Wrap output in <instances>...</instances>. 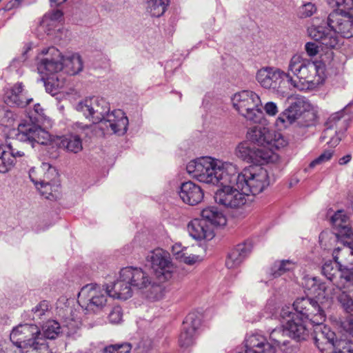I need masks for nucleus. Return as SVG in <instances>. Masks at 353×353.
Listing matches in <instances>:
<instances>
[{
    "mask_svg": "<svg viewBox=\"0 0 353 353\" xmlns=\"http://www.w3.org/2000/svg\"><path fill=\"white\" fill-rule=\"evenodd\" d=\"M244 349L256 353H265V336L255 332L246 336L244 341Z\"/></svg>",
    "mask_w": 353,
    "mask_h": 353,
    "instance_id": "26",
    "label": "nucleus"
},
{
    "mask_svg": "<svg viewBox=\"0 0 353 353\" xmlns=\"http://www.w3.org/2000/svg\"><path fill=\"white\" fill-rule=\"evenodd\" d=\"M40 55L42 57L37 63V70L41 74L48 77L57 74L63 69L64 56L55 47L43 48Z\"/></svg>",
    "mask_w": 353,
    "mask_h": 353,
    "instance_id": "14",
    "label": "nucleus"
},
{
    "mask_svg": "<svg viewBox=\"0 0 353 353\" xmlns=\"http://www.w3.org/2000/svg\"><path fill=\"white\" fill-rule=\"evenodd\" d=\"M234 108L251 122H260L265 119V106L259 95L250 90H242L232 97Z\"/></svg>",
    "mask_w": 353,
    "mask_h": 353,
    "instance_id": "8",
    "label": "nucleus"
},
{
    "mask_svg": "<svg viewBox=\"0 0 353 353\" xmlns=\"http://www.w3.org/2000/svg\"><path fill=\"white\" fill-rule=\"evenodd\" d=\"M288 69L296 76L303 85L306 83L309 88L314 85L317 67L315 63L310 59L295 54L290 59Z\"/></svg>",
    "mask_w": 353,
    "mask_h": 353,
    "instance_id": "15",
    "label": "nucleus"
},
{
    "mask_svg": "<svg viewBox=\"0 0 353 353\" xmlns=\"http://www.w3.org/2000/svg\"><path fill=\"white\" fill-rule=\"evenodd\" d=\"M306 287L311 291V293L315 296L321 295V292L325 289V284L321 283L316 277L308 279L307 280Z\"/></svg>",
    "mask_w": 353,
    "mask_h": 353,
    "instance_id": "42",
    "label": "nucleus"
},
{
    "mask_svg": "<svg viewBox=\"0 0 353 353\" xmlns=\"http://www.w3.org/2000/svg\"><path fill=\"white\" fill-rule=\"evenodd\" d=\"M319 19H312V24L307 28L308 35L319 41L326 48L337 49L342 44V39L353 37V12H332L327 21L319 22Z\"/></svg>",
    "mask_w": 353,
    "mask_h": 353,
    "instance_id": "2",
    "label": "nucleus"
},
{
    "mask_svg": "<svg viewBox=\"0 0 353 353\" xmlns=\"http://www.w3.org/2000/svg\"><path fill=\"white\" fill-rule=\"evenodd\" d=\"M335 132V136L332 137L330 140L327 142L328 144H330L332 146H336L337 145L340 141L341 140V134L340 132H337L336 131Z\"/></svg>",
    "mask_w": 353,
    "mask_h": 353,
    "instance_id": "61",
    "label": "nucleus"
},
{
    "mask_svg": "<svg viewBox=\"0 0 353 353\" xmlns=\"http://www.w3.org/2000/svg\"><path fill=\"white\" fill-rule=\"evenodd\" d=\"M76 110L93 123H99V128L108 132L123 134L126 132L128 119L121 110L110 112V104L103 98L92 97L79 101ZM105 133V132H103Z\"/></svg>",
    "mask_w": 353,
    "mask_h": 353,
    "instance_id": "4",
    "label": "nucleus"
},
{
    "mask_svg": "<svg viewBox=\"0 0 353 353\" xmlns=\"http://www.w3.org/2000/svg\"><path fill=\"white\" fill-rule=\"evenodd\" d=\"M340 248L334 249L333 255ZM334 262H326L322 267V272L325 276L332 281L340 290H345L353 285V268H343L337 261L338 258L334 256Z\"/></svg>",
    "mask_w": 353,
    "mask_h": 353,
    "instance_id": "12",
    "label": "nucleus"
},
{
    "mask_svg": "<svg viewBox=\"0 0 353 353\" xmlns=\"http://www.w3.org/2000/svg\"><path fill=\"white\" fill-rule=\"evenodd\" d=\"M43 109L41 108L40 104L37 103L34 106V111L30 113V116L33 117V121H34V117L39 119V123H41L43 120Z\"/></svg>",
    "mask_w": 353,
    "mask_h": 353,
    "instance_id": "56",
    "label": "nucleus"
},
{
    "mask_svg": "<svg viewBox=\"0 0 353 353\" xmlns=\"http://www.w3.org/2000/svg\"><path fill=\"white\" fill-rule=\"evenodd\" d=\"M316 10L314 3L307 2L299 8L298 14L300 18L310 17L316 12Z\"/></svg>",
    "mask_w": 353,
    "mask_h": 353,
    "instance_id": "47",
    "label": "nucleus"
},
{
    "mask_svg": "<svg viewBox=\"0 0 353 353\" xmlns=\"http://www.w3.org/2000/svg\"><path fill=\"white\" fill-rule=\"evenodd\" d=\"M179 194L182 201L190 205L200 203L204 195L201 188L192 181L182 183Z\"/></svg>",
    "mask_w": 353,
    "mask_h": 353,
    "instance_id": "23",
    "label": "nucleus"
},
{
    "mask_svg": "<svg viewBox=\"0 0 353 353\" xmlns=\"http://www.w3.org/2000/svg\"><path fill=\"white\" fill-rule=\"evenodd\" d=\"M244 260V258L234 248L229 253L225 261V265L229 269L235 268L240 265Z\"/></svg>",
    "mask_w": 353,
    "mask_h": 353,
    "instance_id": "43",
    "label": "nucleus"
},
{
    "mask_svg": "<svg viewBox=\"0 0 353 353\" xmlns=\"http://www.w3.org/2000/svg\"><path fill=\"white\" fill-rule=\"evenodd\" d=\"M170 0H145L146 10L151 17H159L163 14Z\"/></svg>",
    "mask_w": 353,
    "mask_h": 353,
    "instance_id": "32",
    "label": "nucleus"
},
{
    "mask_svg": "<svg viewBox=\"0 0 353 353\" xmlns=\"http://www.w3.org/2000/svg\"><path fill=\"white\" fill-rule=\"evenodd\" d=\"M334 151L332 150H325L310 163V168H313L317 165H320L330 161L332 157Z\"/></svg>",
    "mask_w": 353,
    "mask_h": 353,
    "instance_id": "48",
    "label": "nucleus"
},
{
    "mask_svg": "<svg viewBox=\"0 0 353 353\" xmlns=\"http://www.w3.org/2000/svg\"><path fill=\"white\" fill-rule=\"evenodd\" d=\"M252 243L250 241H245L235 247L236 251L245 259L251 253L252 250Z\"/></svg>",
    "mask_w": 353,
    "mask_h": 353,
    "instance_id": "50",
    "label": "nucleus"
},
{
    "mask_svg": "<svg viewBox=\"0 0 353 353\" xmlns=\"http://www.w3.org/2000/svg\"><path fill=\"white\" fill-rule=\"evenodd\" d=\"M133 345L130 343L114 344L116 353H130Z\"/></svg>",
    "mask_w": 353,
    "mask_h": 353,
    "instance_id": "55",
    "label": "nucleus"
},
{
    "mask_svg": "<svg viewBox=\"0 0 353 353\" xmlns=\"http://www.w3.org/2000/svg\"><path fill=\"white\" fill-rule=\"evenodd\" d=\"M49 303L47 301H42L34 307L30 311L26 312L22 315L25 320L37 321L42 319L43 316L49 314Z\"/></svg>",
    "mask_w": 353,
    "mask_h": 353,
    "instance_id": "31",
    "label": "nucleus"
},
{
    "mask_svg": "<svg viewBox=\"0 0 353 353\" xmlns=\"http://www.w3.org/2000/svg\"><path fill=\"white\" fill-rule=\"evenodd\" d=\"M13 157L10 154L6 153L0 157V173L5 174L10 171L14 165Z\"/></svg>",
    "mask_w": 353,
    "mask_h": 353,
    "instance_id": "46",
    "label": "nucleus"
},
{
    "mask_svg": "<svg viewBox=\"0 0 353 353\" xmlns=\"http://www.w3.org/2000/svg\"><path fill=\"white\" fill-rule=\"evenodd\" d=\"M343 307L346 312L353 318V299H347L346 302L343 303Z\"/></svg>",
    "mask_w": 353,
    "mask_h": 353,
    "instance_id": "60",
    "label": "nucleus"
},
{
    "mask_svg": "<svg viewBox=\"0 0 353 353\" xmlns=\"http://www.w3.org/2000/svg\"><path fill=\"white\" fill-rule=\"evenodd\" d=\"M16 138L21 142L30 144L32 148L36 143L46 145L50 141V134L41 128L39 119L29 116L18 125Z\"/></svg>",
    "mask_w": 353,
    "mask_h": 353,
    "instance_id": "11",
    "label": "nucleus"
},
{
    "mask_svg": "<svg viewBox=\"0 0 353 353\" xmlns=\"http://www.w3.org/2000/svg\"><path fill=\"white\" fill-rule=\"evenodd\" d=\"M252 143L248 141H243L239 143L234 150L235 156L246 162L251 161V156H249V152H251V147Z\"/></svg>",
    "mask_w": 353,
    "mask_h": 353,
    "instance_id": "38",
    "label": "nucleus"
},
{
    "mask_svg": "<svg viewBox=\"0 0 353 353\" xmlns=\"http://www.w3.org/2000/svg\"><path fill=\"white\" fill-rule=\"evenodd\" d=\"M180 258L182 259V260L183 261L184 263H185L186 264H188V265H193L196 261H198L199 260V256L193 255V254L189 255V256H185V253H183Z\"/></svg>",
    "mask_w": 353,
    "mask_h": 353,
    "instance_id": "58",
    "label": "nucleus"
},
{
    "mask_svg": "<svg viewBox=\"0 0 353 353\" xmlns=\"http://www.w3.org/2000/svg\"><path fill=\"white\" fill-rule=\"evenodd\" d=\"M123 276L130 279L132 288L145 290L152 283V278L141 268L125 267L123 268Z\"/></svg>",
    "mask_w": 353,
    "mask_h": 353,
    "instance_id": "22",
    "label": "nucleus"
},
{
    "mask_svg": "<svg viewBox=\"0 0 353 353\" xmlns=\"http://www.w3.org/2000/svg\"><path fill=\"white\" fill-rule=\"evenodd\" d=\"M63 68L70 75H75L83 70V63L81 56L77 53L64 56Z\"/></svg>",
    "mask_w": 353,
    "mask_h": 353,
    "instance_id": "28",
    "label": "nucleus"
},
{
    "mask_svg": "<svg viewBox=\"0 0 353 353\" xmlns=\"http://www.w3.org/2000/svg\"><path fill=\"white\" fill-rule=\"evenodd\" d=\"M16 115L6 107L0 106V125L10 128L14 125Z\"/></svg>",
    "mask_w": 353,
    "mask_h": 353,
    "instance_id": "40",
    "label": "nucleus"
},
{
    "mask_svg": "<svg viewBox=\"0 0 353 353\" xmlns=\"http://www.w3.org/2000/svg\"><path fill=\"white\" fill-rule=\"evenodd\" d=\"M287 143L280 133L270 132L266 129V183L269 184L270 170L278 172L279 167L276 165L279 157L274 150H278L286 145Z\"/></svg>",
    "mask_w": 353,
    "mask_h": 353,
    "instance_id": "16",
    "label": "nucleus"
},
{
    "mask_svg": "<svg viewBox=\"0 0 353 353\" xmlns=\"http://www.w3.org/2000/svg\"><path fill=\"white\" fill-rule=\"evenodd\" d=\"M164 281L155 282L152 280V283L148 287L146 290V297L152 301H157L163 296L165 292V287L162 285Z\"/></svg>",
    "mask_w": 353,
    "mask_h": 353,
    "instance_id": "36",
    "label": "nucleus"
},
{
    "mask_svg": "<svg viewBox=\"0 0 353 353\" xmlns=\"http://www.w3.org/2000/svg\"><path fill=\"white\" fill-rule=\"evenodd\" d=\"M59 145L61 148L74 154L81 152L83 149L82 140L77 134L62 137Z\"/></svg>",
    "mask_w": 353,
    "mask_h": 353,
    "instance_id": "27",
    "label": "nucleus"
},
{
    "mask_svg": "<svg viewBox=\"0 0 353 353\" xmlns=\"http://www.w3.org/2000/svg\"><path fill=\"white\" fill-rule=\"evenodd\" d=\"M146 261L160 281H165L172 277L174 268L168 252L160 248L150 251L146 256Z\"/></svg>",
    "mask_w": 353,
    "mask_h": 353,
    "instance_id": "13",
    "label": "nucleus"
},
{
    "mask_svg": "<svg viewBox=\"0 0 353 353\" xmlns=\"http://www.w3.org/2000/svg\"><path fill=\"white\" fill-rule=\"evenodd\" d=\"M237 168L232 163L203 157L190 161L186 166V170L192 177L204 183L219 185L235 182L240 184L245 178L239 175L235 176Z\"/></svg>",
    "mask_w": 353,
    "mask_h": 353,
    "instance_id": "5",
    "label": "nucleus"
},
{
    "mask_svg": "<svg viewBox=\"0 0 353 353\" xmlns=\"http://www.w3.org/2000/svg\"><path fill=\"white\" fill-rule=\"evenodd\" d=\"M10 341L34 350L47 347L44 339L41 336V330L34 323H21L13 327L10 334Z\"/></svg>",
    "mask_w": 353,
    "mask_h": 353,
    "instance_id": "10",
    "label": "nucleus"
},
{
    "mask_svg": "<svg viewBox=\"0 0 353 353\" xmlns=\"http://www.w3.org/2000/svg\"><path fill=\"white\" fill-rule=\"evenodd\" d=\"M334 232L323 231L319 235V243L322 248L330 250L332 246L340 241L344 245L350 246L353 243V230L349 217L343 210H338L330 219Z\"/></svg>",
    "mask_w": 353,
    "mask_h": 353,
    "instance_id": "7",
    "label": "nucleus"
},
{
    "mask_svg": "<svg viewBox=\"0 0 353 353\" xmlns=\"http://www.w3.org/2000/svg\"><path fill=\"white\" fill-rule=\"evenodd\" d=\"M329 6L336 8L333 12H353V0H327Z\"/></svg>",
    "mask_w": 353,
    "mask_h": 353,
    "instance_id": "37",
    "label": "nucleus"
},
{
    "mask_svg": "<svg viewBox=\"0 0 353 353\" xmlns=\"http://www.w3.org/2000/svg\"><path fill=\"white\" fill-rule=\"evenodd\" d=\"M24 349H26V347L21 344H15L10 341V343L6 344L4 353H23Z\"/></svg>",
    "mask_w": 353,
    "mask_h": 353,
    "instance_id": "53",
    "label": "nucleus"
},
{
    "mask_svg": "<svg viewBox=\"0 0 353 353\" xmlns=\"http://www.w3.org/2000/svg\"><path fill=\"white\" fill-rule=\"evenodd\" d=\"M265 68L260 69L256 74V79L262 87L265 85Z\"/></svg>",
    "mask_w": 353,
    "mask_h": 353,
    "instance_id": "62",
    "label": "nucleus"
},
{
    "mask_svg": "<svg viewBox=\"0 0 353 353\" xmlns=\"http://www.w3.org/2000/svg\"><path fill=\"white\" fill-rule=\"evenodd\" d=\"M316 41V40H315ZM319 46L314 42H307L305 46V50L307 54L310 57H314L319 52V48H321L322 50H331L330 48H326L323 47L319 41H317Z\"/></svg>",
    "mask_w": 353,
    "mask_h": 353,
    "instance_id": "49",
    "label": "nucleus"
},
{
    "mask_svg": "<svg viewBox=\"0 0 353 353\" xmlns=\"http://www.w3.org/2000/svg\"><path fill=\"white\" fill-rule=\"evenodd\" d=\"M296 267V263L292 260H282L276 261L271 268V274L273 277H279L288 272L292 271Z\"/></svg>",
    "mask_w": 353,
    "mask_h": 353,
    "instance_id": "35",
    "label": "nucleus"
},
{
    "mask_svg": "<svg viewBox=\"0 0 353 353\" xmlns=\"http://www.w3.org/2000/svg\"><path fill=\"white\" fill-rule=\"evenodd\" d=\"M249 156H251V161H246V163H251L252 165L250 168H248L252 172L257 174L255 171L256 167L259 166L261 170H263V165L265 164V148L258 147L256 145L252 143L251 147V152H249ZM259 174L265 176L262 173Z\"/></svg>",
    "mask_w": 353,
    "mask_h": 353,
    "instance_id": "29",
    "label": "nucleus"
},
{
    "mask_svg": "<svg viewBox=\"0 0 353 353\" xmlns=\"http://www.w3.org/2000/svg\"><path fill=\"white\" fill-rule=\"evenodd\" d=\"M152 340L148 337H143L134 346V353H149L152 349Z\"/></svg>",
    "mask_w": 353,
    "mask_h": 353,
    "instance_id": "45",
    "label": "nucleus"
},
{
    "mask_svg": "<svg viewBox=\"0 0 353 353\" xmlns=\"http://www.w3.org/2000/svg\"><path fill=\"white\" fill-rule=\"evenodd\" d=\"M107 286L89 283L83 286L78 295L79 305L88 313H98L107 303Z\"/></svg>",
    "mask_w": 353,
    "mask_h": 353,
    "instance_id": "9",
    "label": "nucleus"
},
{
    "mask_svg": "<svg viewBox=\"0 0 353 353\" xmlns=\"http://www.w3.org/2000/svg\"><path fill=\"white\" fill-rule=\"evenodd\" d=\"M287 337L285 323L274 329L270 334V340L272 343L266 342V353H275L276 347L284 353H289L291 349L288 346L290 341Z\"/></svg>",
    "mask_w": 353,
    "mask_h": 353,
    "instance_id": "20",
    "label": "nucleus"
},
{
    "mask_svg": "<svg viewBox=\"0 0 353 353\" xmlns=\"http://www.w3.org/2000/svg\"><path fill=\"white\" fill-rule=\"evenodd\" d=\"M42 80L44 81V85L47 92L52 95H54L57 93L59 85V83L54 82L53 77H48L45 79L44 77H43Z\"/></svg>",
    "mask_w": 353,
    "mask_h": 353,
    "instance_id": "52",
    "label": "nucleus"
},
{
    "mask_svg": "<svg viewBox=\"0 0 353 353\" xmlns=\"http://www.w3.org/2000/svg\"><path fill=\"white\" fill-rule=\"evenodd\" d=\"M201 325V315L199 313L191 312L186 316L179 336V344L181 348L186 349L194 344Z\"/></svg>",
    "mask_w": 353,
    "mask_h": 353,
    "instance_id": "18",
    "label": "nucleus"
},
{
    "mask_svg": "<svg viewBox=\"0 0 353 353\" xmlns=\"http://www.w3.org/2000/svg\"><path fill=\"white\" fill-rule=\"evenodd\" d=\"M8 154H10L12 157H13V163H14V159L17 157H21L24 156V152L20 150H17L15 148H13L11 145H8L7 148V152Z\"/></svg>",
    "mask_w": 353,
    "mask_h": 353,
    "instance_id": "59",
    "label": "nucleus"
},
{
    "mask_svg": "<svg viewBox=\"0 0 353 353\" xmlns=\"http://www.w3.org/2000/svg\"><path fill=\"white\" fill-rule=\"evenodd\" d=\"M34 172L33 170H31L29 174L30 178L31 181L35 184L37 188L41 193L42 196H43L46 199H50L52 196H53V192L57 191L58 185L57 183H48L45 181H39L34 180L32 176V173Z\"/></svg>",
    "mask_w": 353,
    "mask_h": 353,
    "instance_id": "34",
    "label": "nucleus"
},
{
    "mask_svg": "<svg viewBox=\"0 0 353 353\" xmlns=\"http://www.w3.org/2000/svg\"><path fill=\"white\" fill-rule=\"evenodd\" d=\"M279 112L276 103L270 101L266 102V114L269 116H275Z\"/></svg>",
    "mask_w": 353,
    "mask_h": 353,
    "instance_id": "57",
    "label": "nucleus"
},
{
    "mask_svg": "<svg viewBox=\"0 0 353 353\" xmlns=\"http://www.w3.org/2000/svg\"><path fill=\"white\" fill-rule=\"evenodd\" d=\"M323 323L314 324V343L321 353H334L336 347V340L334 341L335 334Z\"/></svg>",
    "mask_w": 353,
    "mask_h": 353,
    "instance_id": "19",
    "label": "nucleus"
},
{
    "mask_svg": "<svg viewBox=\"0 0 353 353\" xmlns=\"http://www.w3.org/2000/svg\"><path fill=\"white\" fill-rule=\"evenodd\" d=\"M41 169L44 172L43 179L39 181L57 183L58 172L54 167L51 166L48 163H43Z\"/></svg>",
    "mask_w": 353,
    "mask_h": 353,
    "instance_id": "39",
    "label": "nucleus"
},
{
    "mask_svg": "<svg viewBox=\"0 0 353 353\" xmlns=\"http://www.w3.org/2000/svg\"><path fill=\"white\" fill-rule=\"evenodd\" d=\"M32 101V99L26 96L21 83L14 84L10 90L6 92L4 96L5 103L10 106L23 108Z\"/></svg>",
    "mask_w": 353,
    "mask_h": 353,
    "instance_id": "24",
    "label": "nucleus"
},
{
    "mask_svg": "<svg viewBox=\"0 0 353 353\" xmlns=\"http://www.w3.org/2000/svg\"><path fill=\"white\" fill-rule=\"evenodd\" d=\"M181 245L180 243H176L172 247V251L174 255H176L177 257L180 258L181 256V254L183 253V250H181Z\"/></svg>",
    "mask_w": 353,
    "mask_h": 353,
    "instance_id": "63",
    "label": "nucleus"
},
{
    "mask_svg": "<svg viewBox=\"0 0 353 353\" xmlns=\"http://www.w3.org/2000/svg\"><path fill=\"white\" fill-rule=\"evenodd\" d=\"M343 117V110L336 112L332 114L328 119L326 124L329 126L323 131V135L322 139H324L325 137L332 135V130L333 128V124L336 121H339Z\"/></svg>",
    "mask_w": 353,
    "mask_h": 353,
    "instance_id": "44",
    "label": "nucleus"
},
{
    "mask_svg": "<svg viewBox=\"0 0 353 353\" xmlns=\"http://www.w3.org/2000/svg\"><path fill=\"white\" fill-rule=\"evenodd\" d=\"M106 286L110 297L126 300L132 296V285L130 279H125L123 276V268L119 272V278L112 285Z\"/></svg>",
    "mask_w": 353,
    "mask_h": 353,
    "instance_id": "21",
    "label": "nucleus"
},
{
    "mask_svg": "<svg viewBox=\"0 0 353 353\" xmlns=\"http://www.w3.org/2000/svg\"><path fill=\"white\" fill-rule=\"evenodd\" d=\"M341 327L346 333L353 336V318H346L341 322Z\"/></svg>",
    "mask_w": 353,
    "mask_h": 353,
    "instance_id": "54",
    "label": "nucleus"
},
{
    "mask_svg": "<svg viewBox=\"0 0 353 353\" xmlns=\"http://www.w3.org/2000/svg\"><path fill=\"white\" fill-rule=\"evenodd\" d=\"M334 353H353V340L341 338L336 339V347Z\"/></svg>",
    "mask_w": 353,
    "mask_h": 353,
    "instance_id": "41",
    "label": "nucleus"
},
{
    "mask_svg": "<svg viewBox=\"0 0 353 353\" xmlns=\"http://www.w3.org/2000/svg\"><path fill=\"white\" fill-rule=\"evenodd\" d=\"M61 332L59 323L54 320H49L42 325V332L41 331V336L46 339H56ZM46 344V343L45 342Z\"/></svg>",
    "mask_w": 353,
    "mask_h": 353,
    "instance_id": "33",
    "label": "nucleus"
},
{
    "mask_svg": "<svg viewBox=\"0 0 353 353\" xmlns=\"http://www.w3.org/2000/svg\"><path fill=\"white\" fill-rule=\"evenodd\" d=\"M123 312L122 309L119 306L114 307L110 311L108 319L111 323H119L122 320Z\"/></svg>",
    "mask_w": 353,
    "mask_h": 353,
    "instance_id": "51",
    "label": "nucleus"
},
{
    "mask_svg": "<svg viewBox=\"0 0 353 353\" xmlns=\"http://www.w3.org/2000/svg\"><path fill=\"white\" fill-rule=\"evenodd\" d=\"M253 123L257 125L251 128L248 132V138L252 143L265 148V119Z\"/></svg>",
    "mask_w": 353,
    "mask_h": 353,
    "instance_id": "30",
    "label": "nucleus"
},
{
    "mask_svg": "<svg viewBox=\"0 0 353 353\" xmlns=\"http://www.w3.org/2000/svg\"><path fill=\"white\" fill-rule=\"evenodd\" d=\"M282 323H285L286 335L296 341L309 336L306 323L319 324L325 320V314L318 302L309 297L298 298L292 307L285 306L280 312Z\"/></svg>",
    "mask_w": 353,
    "mask_h": 353,
    "instance_id": "1",
    "label": "nucleus"
},
{
    "mask_svg": "<svg viewBox=\"0 0 353 353\" xmlns=\"http://www.w3.org/2000/svg\"><path fill=\"white\" fill-rule=\"evenodd\" d=\"M301 103L302 101L300 99L292 103L288 108L280 114L276 119V125L280 127L279 123L284 124L286 121L291 124L299 119L302 113Z\"/></svg>",
    "mask_w": 353,
    "mask_h": 353,
    "instance_id": "25",
    "label": "nucleus"
},
{
    "mask_svg": "<svg viewBox=\"0 0 353 353\" xmlns=\"http://www.w3.org/2000/svg\"><path fill=\"white\" fill-rule=\"evenodd\" d=\"M243 176L244 181L240 184L235 182H228L225 184H219L222 187L218 189L214 194L215 201L227 208H241L247 205L248 196L250 194L256 195L261 193L264 188V176L252 172L248 169L240 171L236 169L235 176Z\"/></svg>",
    "mask_w": 353,
    "mask_h": 353,
    "instance_id": "3",
    "label": "nucleus"
},
{
    "mask_svg": "<svg viewBox=\"0 0 353 353\" xmlns=\"http://www.w3.org/2000/svg\"><path fill=\"white\" fill-rule=\"evenodd\" d=\"M286 82L294 88L300 90L304 89L303 86L297 84L296 81L289 74L278 68L266 67V90L276 94L278 96L284 97L285 91L283 90V87Z\"/></svg>",
    "mask_w": 353,
    "mask_h": 353,
    "instance_id": "17",
    "label": "nucleus"
},
{
    "mask_svg": "<svg viewBox=\"0 0 353 353\" xmlns=\"http://www.w3.org/2000/svg\"><path fill=\"white\" fill-rule=\"evenodd\" d=\"M201 215V219L192 220L187 226L188 232L195 240H211L214 236V227L226 224L225 216L216 207L204 208Z\"/></svg>",
    "mask_w": 353,
    "mask_h": 353,
    "instance_id": "6",
    "label": "nucleus"
},
{
    "mask_svg": "<svg viewBox=\"0 0 353 353\" xmlns=\"http://www.w3.org/2000/svg\"><path fill=\"white\" fill-rule=\"evenodd\" d=\"M63 15L62 12L60 10H53L50 14V19L52 20H59Z\"/></svg>",
    "mask_w": 353,
    "mask_h": 353,
    "instance_id": "64",
    "label": "nucleus"
}]
</instances>
